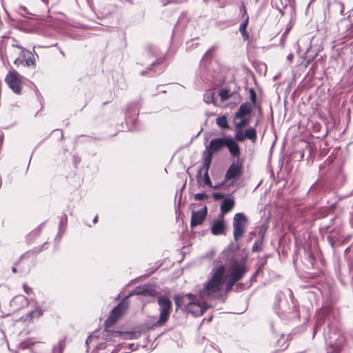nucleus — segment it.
I'll return each mask as SVG.
<instances>
[{
  "label": "nucleus",
  "instance_id": "obj_2",
  "mask_svg": "<svg viewBox=\"0 0 353 353\" xmlns=\"http://www.w3.org/2000/svg\"><path fill=\"white\" fill-rule=\"evenodd\" d=\"M175 303L177 307L185 304L186 311L191 313L194 316H199L203 314L207 309L206 303L199 302L196 300V295L189 293L183 296H176L174 298Z\"/></svg>",
  "mask_w": 353,
  "mask_h": 353
},
{
  "label": "nucleus",
  "instance_id": "obj_36",
  "mask_svg": "<svg viewBox=\"0 0 353 353\" xmlns=\"http://www.w3.org/2000/svg\"><path fill=\"white\" fill-rule=\"evenodd\" d=\"M241 34H242V37H243V39L245 40H247L249 38V34L248 33V32L246 30H244V31H242L241 32Z\"/></svg>",
  "mask_w": 353,
  "mask_h": 353
},
{
  "label": "nucleus",
  "instance_id": "obj_24",
  "mask_svg": "<svg viewBox=\"0 0 353 353\" xmlns=\"http://www.w3.org/2000/svg\"><path fill=\"white\" fill-rule=\"evenodd\" d=\"M239 118L241 119L240 121L236 122L234 123L236 132H237L238 130H242V128L246 126L249 123V119L245 118V117Z\"/></svg>",
  "mask_w": 353,
  "mask_h": 353
},
{
  "label": "nucleus",
  "instance_id": "obj_38",
  "mask_svg": "<svg viewBox=\"0 0 353 353\" xmlns=\"http://www.w3.org/2000/svg\"><path fill=\"white\" fill-rule=\"evenodd\" d=\"M259 250V248H258V245H256V243H255L253 247H252V250L253 251H257Z\"/></svg>",
  "mask_w": 353,
  "mask_h": 353
},
{
  "label": "nucleus",
  "instance_id": "obj_45",
  "mask_svg": "<svg viewBox=\"0 0 353 353\" xmlns=\"http://www.w3.org/2000/svg\"><path fill=\"white\" fill-rule=\"evenodd\" d=\"M212 49H210L208 50V52H206V53L205 54L204 57H207L208 54L210 53V52L211 51Z\"/></svg>",
  "mask_w": 353,
  "mask_h": 353
},
{
  "label": "nucleus",
  "instance_id": "obj_23",
  "mask_svg": "<svg viewBox=\"0 0 353 353\" xmlns=\"http://www.w3.org/2000/svg\"><path fill=\"white\" fill-rule=\"evenodd\" d=\"M216 124L222 129H229L227 117L225 116L218 117L216 119Z\"/></svg>",
  "mask_w": 353,
  "mask_h": 353
},
{
  "label": "nucleus",
  "instance_id": "obj_11",
  "mask_svg": "<svg viewBox=\"0 0 353 353\" xmlns=\"http://www.w3.org/2000/svg\"><path fill=\"white\" fill-rule=\"evenodd\" d=\"M245 272V265L239 261L232 263L230 267V277L235 279L236 281L241 279Z\"/></svg>",
  "mask_w": 353,
  "mask_h": 353
},
{
  "label": "nucleus",
  "instance_id": "obj_8",
  "mask_svg": "<svg viewBox=\"0 0 353 353\" xmlns=\"http://www.w3.org/2000/svg\"><path fill=\"white\" fill-rule=\"evenodd\" d=\"M243 172L242 163L238 159L230 165L225 174V182L238 179Z\"/></svg>",
  "mask_w": 353,
  "mask_h": 353
},
{
  "label": "nucleus",
  "instance_id": "obj_50",
  "mask_svg": "<svg viewBox=\"0 0 353 353\" xmlns=\"http://www.w3.org/2000/svg\"><path fill=\"white\" fill-rule=\"evenodd\" d=\"M112 353H114V352H112Z\"/></svg>",
  "mask_w": 353,
  "mask_h": 353
},
{
  "label": "nucleus",
  "instance_id": "obj_13",
  "mask_svg": "<svg viewBox=\"0 0 353 353\" xmlns=\"http://www.w3.org/2000/svg\"><path fill=\"white\" fill-rule=\"evenodd\" d=\"M227 137L222 138H216L210 141L209 145L206 147L205 150H208L212 153H215L225 147Z\"/></svg>",
  "mask_w": 353,
  "mask_h": 353
},
{
  "label": "nucleus",
  "instance_id": "obj_27",
  "mask_svg": "<svg viewBox=\"0 0 353 353\" xmlns=\"http://www.w3.org/2000/svg\"><path fill=\"white\" fill-rule=\"evenodd\" d=\"M333 7L336 10L339 11L341 14H343L344 10V6L342 2L339 1H335L333 3Z\"/></svg>",
  "mask_w": 353,
  "mask_h": 353
},
{
  "label": "nucleus",
  "instance_id": "obj_19",
  "mask_svg": "<svg viewBox=\"0 0 353 353\" xmlns=\"http://www.w3.org/2000/svg\"><path fill=\"white\" fill-rule=\"evenodd\" d=\"M234 204L235 202L233 198L227 197L224 199L220 208L221 214L223 215L230 212L233 209Z\"/></svg>",
  "mask_w": 353,
  "mask_h": 353
},
{
  "label": "nucleus",
  "instance_id": "obj_31",
  "mask_svg": "<svg viewBox=\"0 0 353 353\" xmlns=\"http://www.w3.org/2000/svg\"><path fill=\"white\" fill-rule=\"evenodd\" d=\"M208 196L205 193H197L194 195L196 201H201L206 199Z\"/></svg>",
  "mask_w": 353,
  "mask_h": 353
},
{
  "label": "nucleus",
  "instance_id": "obj_12",
  "mask_svg": "<svg viewBox=\"0 0 353 353\" xmlns=\"http://www.w3.org/2000/svg\"><path fill=\"white\" fill-rule=\"evenodd\" d=\"M207 207L205 206L203 209L198 211H192L190 226L194 228L198 225H201L205 220L207 215Z\"/></svg>",
  "mask_w": 353,
  "mask_h": 353
},
{
  "label": "nucleus",
  "instance_id": "obj_4",
  "mask_svg": "<svg viewBox=\"0 0 353 353\" xmlns=\"http://www.w3.org/2000/svg\"><path fill=\"white\" fill-rule=\"evenodd\" d=\"M248 223V219L246 216L242 213H236L233 218V236L234 239L237 241L243 235L246 230V225Z\"/></svg>",
  "mask_w": 353,
  "mask_h": 353
},
{
  "label": "nucleus",
  "instance_id": "obj_7",
  "mask_svg": "<svg viewBox=\"0 0 353 353\" xmlns=\"http://www.w3.org/2000/svg\"><path fill=\"white\" fill-rule=\"evenodd\" d=\"M21 78L16 70H12L7 74L5 81L14 92L19 94L21 90Z\"/></svg>",
  "mask_w": 353,
  "mask_h": 353
},
{
  "label": "nucleus",
  "instance_id": "obj_47",
  "mask_svg": "<svg viewBox=\"0 0 353 353\" xmlns=\"http://www.w3.org/2000/svg\"><path fill=\"white\" fill-rule=\"evenodd\" d=\"M43 2H44L45 3L48 4V0H41Z\"/></svg>",
  "mask_w": 353,
  "mask_h": 353
},
{
  "label": "nucleus",
  "instance_id": "obj_3",
  "mask_svg": "<svg viewBox=\"0 0 353 353\" xmlns=\"http://www.w3.org/2000/svg\"><path fill=\"white\" fill-rule=\"evenodd\" d=\"M157 303L159 306V317L156 323L157 325H164L168 320L172 311V301L165 296L161 295L157 297Z\"/></svg>",
  "mask_w": 353,
  "mask_h": 353
},
{
  "label": "nucleus",
  "instance_id": "obj_34",
  "mask_svg": "<svg viewBox=\"0 0 353 353\" xmlns=\"http://www.w3.org/2000/svg\"><path fill=\"white\" fill-rule=\"evenodd\" d=\"M212 196L215 199H221L223 198V194L221 193H219V192H214V193H213Z\"/></svg>",
  "mask_w": 353,
  "mask_h": 353
},
{
  "label": "nucleus",
  "instance_id": "obj_9",
  "mask_svg": "<svg viewBox=\"0 0 353 353\" xmlns=\"http://www.w3.org/2000/svg\"><path fill=\"white\" fill-rule=\"evenodd\" d=\"M251 102H245L239 106L238 111L235 113V119H239V117H244L248 114H250L252 110L253 107L256 103V97L254 92L252 90L251 92Z\"/></svg>",
  "mask_w": 353,
  "mask_h": 353
},
{
  "label": "nucleus",
  "instance_id": "obj_25",
  "mask_svg": "<svg viewBox=\"0 0 353 353\" xmlns=\"http://www.w3.org/2000/svg\"><path fill=\"white\" fill-rule=\"evenodd\" d=\"M43 312L41 310L39 307H37L34 310L31 311L27 315V318H29L30 320L33 318H38L42 315Z\"/></svg>",
  "mask_w": 353,
  "mask_h": 353
},
{
  "label": "nucleus",
  "instance_id": "obj_35",
  "mask_svg": "<svg viewBox=\"0 0 353 353\" xmlns=\"http://www.w3.org/2000/svg\"><path fill=\"white\" fill-rule=\"evenodd\" d=\"M23 63V60L21 58H17L14 61V64L16 65H19L20 64H22Z\"/></svg>",
  "mask_w": 353,
  "mask_h": 353
},
{
  "label": "nucleus",
  "instance_id": "obj_16",
  "mask_svg": "<svg viewBox=\"0 0 353 353\" xmlns=\"http://www.w3.org/2000/svg\"><path fill=\"white\" fill-rule=\"evenodd\" d=\"M225 147L228 149L230 154L234 157H239L240 149L237 143L231 137H227Z\"/></svg>",
  "mask_w": 353,
  "mask_h": 353
},
{
  "label": "nucleus",
  "instance_id": "obj_37",
  "mask_svg": "<svg viewBox=\"0 0 353 353\" xmlns=\"http://www.w3.org/2000/svg\"><path fill=\"white\" fill-rule=\"evenodd\" d=\"M93 338H94V336H89L88 337V339H87L86 341H85V343L88 345V343H90V342L92 340V339H93Z\"/></svg>",
  "mask_w": 353,
  "mask_h": 353
},
{
  "label": "nucleus",
  "instance_id": "obj_20",
  "mask_svg": "<svg viewBox=\"0 0 353 353\" xmlns=\"http://www.w3.org/2000/svg\"><path fill=\"white\" fill-rule=\"evenodd\" d=\"M157 294V291L152 288H137L132 294H137V295H145V296H154Z\"/></svg>",
  "mask_w": 353,
  "mask_h": 353
},
{
  "label": "nucleus",
  "instance_id": "obj_14",
  "mask_svg": "<svg viewBox=\"0 0 353 353\" xmlns=\"http://www.w3.org/2000/svg\"><path fill=\"white\" fill-rule=\"evenodd\" d=\"M203 163L201 168L198 170L196 174V178L199 183H200V179L202 174V172L204 171V173L208 172L209 168L212 162V155L210 151L205 150L203 152Z\"/></svg>",
  "mask_w": 353,
  "mask_h": 353
},
{
  "label": "nucleus",
  "instance_id": "obj_41",
  "mask_svg": "<svg viewBox=\"0 0 353 353\" xmlns=\"http://www.w3.org/2000/svg\"><path fill=\"white\" fill-rule=\"evenodd\" d=\"M97 219H98V216H96L94 218V219H93V223H96L97 222Z\"/></svg>",
  "mask_w": 353,
  "mask_h": 353
},
{
  "label": "nucleus",
  "instance_id": "obj_44",
  "mask_svg": "<svg viewBox=\"0 0 353 353\" xmlns=\"http://www.w3.org/2000/svg\"><path fill=\"white\" fill-rule=\"evenodd\" d=\"M12 271L14 273H16V272H17V270L16 268H14V267H13V268H12Z\"/></svg>",
  "mask_w": 353,
  "mask_h": 353
},
{
  "label": "nucleus",
  "instance_id": "obj_10",
  "mask_svg": "<svg viewBox=\"0 0 353 353\" xmlns=\"http://www.w3.org/2000/svg\"><path fill=\"white\" fill-rule=\"evenodd\" d=\"M234 139L241 142L244 141L245 139H249L252 143H255L257 140L256 130L254 128H250L244 132L243 130H238L235 132Z\"/></svg>",
  "mask_w": 353,
  "mask_h": 353
},
{
  "label": "nucleus",
  "instance_id": "obj_40",
  "mask_svg": "<svg viewBox=\"0 0 353 353\" xmlns=\"http://www.w3.org/2000/svg\"><path fill=\"white\" fill-rule=\"evenodd\" d=\"M3 135L0 134V145H1L3 143Z\"/></svg>",
  "mask_w": 353,
  "mask_h": 353
},
{
  "label": "nucleus",
  "instance_id": "obj_18",
  "mask_svg": "<svg viewBox=\"0 0 353 353\" xmlns=\"http://www.w3.org/2000/svg\"><path fill=\"white\" fill-rule=\"evenodd\" d=\"M225 230V224L223 220L215 221L211 227V232L214 235L223 234H224Z\"/></svg>",
  "mask_w": 353,
  "mask_h": 353
},
{
  "label": "nucleus",
  "instance_id": "obj_28",
  "mask_svg": "<svg viewBox=\"0 0 353 353\" xmlns=\"http://www.w3.org/2000/svg\"><path fill=\"white\" fill-rule=\"evenodd\" d=\"M235 279L230 277V280L226 283L225 288L226 292H229L232 290L233 285L237 282Z\"/></svg>",
  "mask_w": 353,
  "mask_h": 353
},
{
  "label": "nucleus",
  "instance_id": "obj_49",
  "mask_svg": "<svg viewBox=\"0 0 353 353\" xmlns=\"http://www.w3.org/2000/svg\"><path fill=\"white\" fill-rule=\"evenodd\" d=\"M212 188L216 189V188H219V185H216V186H212Z\"/></svg>",
  "mask_w": 353,
  "mask_h": 353
},
{
  "label": "nucleus",
  "instance_id": "obj_1",
  "mask_svg": "<svg viewBox=\"0 0 353 353\" xmlns=\"http://www.w3.org/2000/svg\"><path fill=\"white\" fill-rule=\"evenodd\" d=\"M225 273L224 265L212 269L210 276L199 292V298L202 300H214L221 298L225 284Z\"/></svg>",
  "mask_w": 353,
  "mask_h": 353
},
{
  "label": "nucleus",
  "instance_id": "obj_42",
  "mask_svg": "<svg viewBox=\"0 0 353 353\" xmlns=\"http://www.w3.org/2000/svg\"><path fill=\"white\" fill-rule=\"evenodd\" d=\"M289 30H290V29H287V30L285 31V32L283 34V36H282L283 37H285V36L288 34V32Z\"/></svg>",
  "mask_w": 353,
  "mask_h": 353
},
{
  "label": "nucleus",
  "instance_id": "obj_17",
  "mask_svg": "<svg viewBox=\"0 0 353 353\" xmlns=\"http://www.w3.org/2000/svg\"><path fill=\"white\" fill-rule=\"evenodd\" d=\"M12 46L17 48L21 50L20 55L21 57H23L25 59L26 65L35 66L36 61L35 57L33 54H32L30 52L26 50L24 48L18 45H13Z\"/></svg>",
  "mask_w": 353,
  "mask_h": 353
},
{
  "label": "nucleus",
  "instance_id": "obj_5",
  "mask_svg": "<svg viewBox=\"0 0 353 353\" xmlns=\"http://www.w3.org/2000/svg\"><path fill=\"white\" fill-rule=\"evenodd\" d=\"M324 337L328 346L333 347L336 352L339 350L343 342V339L336 329L332 328L328 325L327 330L324 331Z\"/></svg>",
  "mask_w": 353,
  "mask_h": 353
},
{
  "label": "nucleus",
  "instance_id": "obj_30",
  "mask_svg": "<svg viewBox=\"0 0 353 353\" xmlns=\"http://www.w3.org/2000/svg\"><path fill=\"white\" fill-rule=\"evenodd\" d=\"M204 184L209 187H212V182L209 176L208 172L204 173L203 176Z\"/></svg>",
  "mask_w": 353,
  "mask_h": 353
},
{
  "label": "nucleus",
  "instance_id": "obj_29",
  "mask_svg": "<svg viewBox=\"0 0 353 353\" xmlns=\"http://www.w3.org/2000/svg\"><path fill=\"white\" fill-rule=\"evenodd\" d=\"M248 21H249V16H246V19H244L243 22L240 25V27H239L240 32L246 30V28H247V26L248 24Z\"/></svg>",
  "mask_w": 353,
  "mask_h": 353
},
{
  "label": "nucleus",
  "instance_id": "obj_6",
  "mask_svg": "<svg viewBox=\"0 0 353 353\" xmlns=\"http://www.w3.org/2000/svg\"><path fill=\"white\" fill-rule=\"evenodd\" d=\"M128 305L125 302H121L112 310L109 317L105 321L104 325L105 327L112 326L118 320V319L127 310Z\"/></svg>",
  "mask_w": 353,
  "mask_h": 353
},
{
  "label": "nucleus",
  "instance_id": "obj_15",
  "mask_svg": "<svg viewBox=\"0 0 353 353\" xmlns=\"http://www.w3.org/2000/svg\"><path fill=\"white\" fill-rule=\"evenodd\" d=\"M28 300L23 295L16 296L10 302V305L14 311L20 310L21 308L28 305Z\"/></svg>",
  "mask_w": 353,
  "mask_h": 353
},
{
  "label": "nucleus",
  "instance_id": "obj_39",
  "mask_svg": "<svg viewBox=\"0 0 353 353\" xmlns=\"http://www.w3.org/2000/svg\"><path fill=\"white\" fill-rule=\"evenodd\" d=\"M327 239H328L330 243H331L332 246L334 247V242L332 241V238L329 236H327Z\"/></svg>",
  "mask_w": 353,
  "mask_h": 353
},
{
  "label": "nucleus",
  "instance_id": "obj_32",
  "mask_svg": "<svg viewBox=\"0 0 353 353\" xmlns=\"http://www.w3.org/2000/svg\"><path fill=\"white\" fill-rule=\"evenodd\" d=\"M240 12L242 14L243 17L244 19H246V16H248V14L247 13V11H246V9H245V7L244 5H241V6L240 8Z\"/></svg>",
  "mask_w": 353,
  "mask_h": 353
},
{
  "label": "nucleus",
  "instance_id": "obj_33",
  "mask_svg": "<svg viewBox=\"0 0 353 353\" xmlns=\"http://www.w3.org/2000/svg\"><path fill=\"white\" fill-rule=\"evenodd\" d=\"M23 288L24 292L27 294H30L32 292V289L30 287H28L26 283H24L23 285Z\"/></svg>",
  "mask_w": 353,
  "mask_h": 353
},
{
  "label": "nucleus",
  "instance_id": "obj_26",
  "mask_svg": "<svg viewBox=\"0 0 353 353\" xmlns=\"http://www.w3.org/2000/svg\"><path fill=\"white\" fill-rule=\"evenodd\" d=\"M219 95L222 101L228 99L230 97L229 90L227 89H221L219 92Z\"/></svg>",
  "mask_w": 353,
  "mask_h": 353
},
{
  "label": "nucleus",
  "instance_id": "obj_46",
  "mask_svg": "<svg viewBox=\"0 0 353 353\" xmlns=\"http://www.w3.org/2000/svg\"><path fill=\"white\" fill-rule=\"evenodd\" d=\"M146 74V71H145V70H143V71H142V72H141V75H144V74Z\"/></svg>",
  "mask_w": 353,
  "mask_h": 353
},
{
  "label": "nucleus",
  "instance_id": "obj_48",
  "mask_svg": "<svg viewBox=\"0 0 353 353\" xmlns=\"http://www.w3.org/2000/svg\"><path fill=\"white\" fill-rule=\"evenodd\" d=\"M319 323H317V325H316V327H315V331L319 328Z\"/></svg>",
  "mask_w": 353,
  "mask_h": 353
},
{
  "label": "nucleus",
  "instance_id": "obj_22",
  "mask_svg": "<svg viewBox=\"0 0 353 353\" xmlns=\"http://www.w3.org/2000/svg\"><path fill=\"white\" fill-rule=\"evenodd\" d=\"M214 97H215L214 91L212 90H208L205 92V94L203 95V101L206 103H208V104L212 103L213 105H216V103Z\"/></svg>",
  "mask_w": 353,
  "mask_h": 353
},
{
  "label": "nucleus",
  "instance_id": "obj_21",
  "mask_svg": "<svg viewBox=\"0 0 353 353\" xmlns=\"http://www.w3.org/2000/svg\"><path fill=\"white\" fill-rule=\"evenodd\" d=\"M36 353H61V350L59 346H54L52 348L48 347L43 343L39 345Z\"/></svg>",
  "mask_w": 353,
  "mask_h": 353
},
{
  "label": "nucleus",
  "instance_id": "obj_43",
  "mask_svg": "<svg viewBox=\"0 0 353 353\" xmlns=\"http://www.w3.org/2000/svg\"><path fill=\"white\" fill-rule=\"evenodd\" d=\"M289 30H290V29H287V30L285 31V32L283 34V36H282L283 37H285V36L288 34V32Z\"/></svg>",
  "mask_w": 353,
  "mask_h": 353
}]
</instances>
